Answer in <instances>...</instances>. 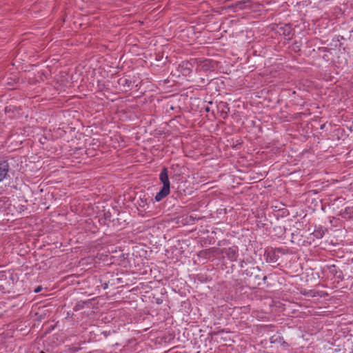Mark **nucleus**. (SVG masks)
Masks as SVG:
<instances>
[{
  "instance_id": "f257e3e1",
  "label": "nucleus",
  "mask_w": 353,
  "mask_h": 353,
  "mask_svg": "<svg viewBox=\"0 0 353 353\" xmlns=\"http://www.w3.org/2000/svg\"><path fill=\"white\" fill-rule=\"evenodd\" d=\"M9 170L10 166L7 159L4 157H0V182L8 176Z\"/></svg>"
},
{
  "instance_id": "f03ea898",
  "label": "nucleus",
  "mask_w": 353,
  "mask_h": 353,
  "mask_svg": "<svg viewBox=\"0 0 353 353\" xmlns=\"http://www.w3.org/2000/svg\"><path fill=\"white\" fill-rule=\"evenodd\" d=\"M159 180L163 184L162 187L170 188V182L168 175V170L167 168H163L159 174Z\"/></svg>"
},
{
  "instance_id": "7ed1b4c3",
  "label": "nucleus",
  "mask_w": 353,
  "mask_h": 353,
  "mask_svg": "<svg viewBox=\"0 0 353 353\" xmlns=\"http://www.w3.org/2000/svg\"><path fill=\"white\" fill-rule=\"evenodd\" d=\"M265 261L268 263H275L279 259V256L276 254L274 250H265L264 253Z\"/></svg>"
},
{
  "instance_id": "20e7f679",
  "label": "nucleus",
  "mask_w": 353,
  "mask_h": 353,
  "mask_svg": "<svg viewBox=\"0 0 353 353\" xmlns=\"http://www.w3.org/2000/svg\"><path fill=\"white\" fill-rule=\"evenodd\" d=\"M170 193V188L162 187L155 196V201L159 202L165 198Z\"/></svg>"
},
{
  "instance_id": "39448f33",
  "label": "nucleus",
  "mask_w": 353,
  "mask_h": 353,
  "mask_svg": "<svg viewBox=\"0 0 353 353\" xmlns=\"http://www.w3.org/2000/svg\"><path fill=\"white\" fill-rule=\"evenodd\" d=\"M225 254L231 261H234L238 257V248L237 247H231L225 250Z\"/></svg>"
},
{
  "instance_id": "423d86ee",
  "label": "nucleus",
  "mask_w": 353,
  "mask_h": 353,
  "mask_svg": "<svg viewBox=\"0 0 353 353\" xmlns=\"http://www.w3.org/2000/svg\"><path fill=\"white\" fill-rule=\"evenodd\" d=\"M325 230L323 228H319L318 229H316L312 233V234L314 238L321 239L323 237L325 234Z\"/></svg>"
},
{
  "instance_id": "0eeeda50",
  "label": "nucleus",
  "mask_w": 353,
  "mask_h": 353,
  "mask_svg": "<svg viewBox=\"0 0 353 353\" xmlns=\"http://www.w3.org/2000/svg\"><path fill=\"white\" fill-rule=\"evenodd\" d=\"M352 208H346L343 212V214L346 213V214H348L349 213V211H352Z\"/></svg>"
},
{
  "instance_id": "6e6552de",
  "label": "nucleus",
  "mask_w": 353,
  "mask_h": 353,
  "mask_svg": "<svg viewBox=\"0 0 353 353\" xmlns=\"http://www.w3.org/2000/svg\"><path fill=\"white\" fill-rule=\"evenodd\" d=\"M41 290V287L39 286L37 289L34 290V292L37 293L40 292Z\"/></svg>"
},
{
  "instance_id": "1a4fd4ad",
  "label": "nucleus",
  "mask_w": 353,
  "mask_h": 353,
  "mask_svg": "<svg viewBox=\"0 0 353 353\" xmlns=\"http://www.w3.org/2000/svg\"><path fill=\"white\" fill-rule=\"evenodd\" d=\"M252 270L254 271V270H257V271H259V268L258 267H256V268H252Z\"/></svg>"
},
{
  "instance_id": "9d476101",
  "label": "nucleus",
  "mask_w": 353,
  "mask_h": 353,
  "mask_svg": "<svg viewBox=\"0 0 353 353\" xmlns=\"http://www.w3.org/2000/svg\"><path fill=\"white\" fill-rule=\"evenodd\" d=\"M263 281H264V283L265 282V281L267 280V276H263Z\"/></svg>"
},
{
  "instance_id": "9b49d317",
  "label": "nucleus",
  "mask_w": 353,
  "mask_h": 353,
  "mask_svg": "<svg viewBox=\"0 0 353 353\" xmlns=\"http://www.w3.org/2000/svg\"><path fill=\"white\" fill-rule=\"evenodd\" d=\"M255 277H256V279H260V277H259V275H256Z\"/></svg>"
}]
</instances>
